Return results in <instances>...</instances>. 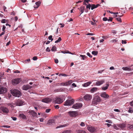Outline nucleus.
Returning <instances> with one entry per match:
<instances>
[{"label":"nucleus","instance_id":"2","mask_svg":"<svg viewBox=\"0 0 133 133\" xmlns=\"http://www.w3.org/2000/svg\"><path fill=\"white\" fill-rule=\"evenodd\" d=\"M101 99L100 97L98 96H95L92 99V105H95L100 102Z\"/></svg>","mask_w":133,"mask_h":133},{"label":"nucleus","instance_id":"7","mask_svg":"<svg viewBox=\"0 0 133 133\" xmlns=\"http://www.w3.org/2000/svg\"><path fill=\"white\" fill-rule=\"evenodd\" d=\"M82 106V104L81 103H77L73 105L72 106V108L77 109L79 108Z\"/></svg>","mask_w":133,"mask_h":133},{"label":"nucleus","instance_id":"56","mask_svg":"<svg viewBox=\"0 0 133 133\" xmlns=\"http://www.w3.org/2000/svg\"><path fill=\"white\" fill-rule=\"evenodd\" d=\"M6 21V20L5 19H3L1 21V22L2 23H5V21Z\"/></svg>","mask_w":133,"mask_h":133},{"label":"nucleus","instance_id":"43","mask_svg":"<svg viewBox=\"0 0 133 133\" xmlns=\"http://www.w3.org/2000/svg\"><path fill=\"white\" fill-rule=\"evenodd\" d=\"M5 29H6L5 26L4 25H3V28H2V30L3 32H5Z\"/></svg>","mask_w":133,"mask_h":133},{"label":"nucleus","instance_id":"26","mask_svg":"<svg viewBox=\"0 0 133 133\" xmlns=\"http://www.w3.org/2000/svg\"><path fill=\"white\" fill-rule=\"evenodd\" d=\"M122 69L124 70L131 71L132 70L130 68L128 67H123L122 68Z\"/></svg>","mask_w":133,"mask_h":133},{"label":"nucleus","instance_id":"50","mask_svg":"<svg viewBox=\"0 0 133 133\" xmlns=\"http://www.w3.org/2000/svg\"><path fill=\"white\" fill-rule=\"evenodd\" d=\"M117 41V40L115 39H113L111 41V42H116Z\"/></svg>","mask_w":133,"mask_h":133},{"label":"nucleus","instance_id":"23","mask_svg":"<svg viewBox=\"0 0 133 133\" xmlns=\"http://www.w3.org/2000/svg\"><path fill=\"white\" fill-rule=\"evenodd\" d=\"M91 83V82H88L84 83L82 85L84 87H87Z\"/></svg>","mask_w":133,"mask_h":133},{"label":"nucleus","instance_id":"62","mask_svg":"<svg viewBox=\"0 0 133 133\" xmlns=\"http://www.w3.org/2000/svg\"><path fill=\"white\" fill-rule=\"evenodd\" d=\"M90 22L91 24L92 25H95L96 24V23H94L92 21H90Z\"/></svg>","mask_w":133,"mask_h":133},{"label":"nucleus","instance_id":"37","mask_svg":"<svg viewBox=\"0 0 133 133\" xmlns=\"http://www.w3.org/2000/svg\"><path fill=\"white\" fill-rule=\"evenodd\" d=\"M80 56L82 57V58L83 60H84L85 58H86L87 57L85 55H80Z\"/></svg>","mask_w":133,"mask_h":133},{"label":"nucleus","instance_id":"58","mask_svg":"<svg viewBox=\"0 0 133 133\" xmlns=\"http://www.w3.org/2000/svg\"><path fill=\"white\" fill-rule=\"evenodd\" d=\"M11 118L14 121H16L17 119V118L16 117H12Z\"/></svg>","mask_w":133,"mask_h":133},{"label":"nucleus","instance_id":"41","mask_svg":"<svg viewBox=\"0 0 133 133\" xmlns=\"http://www.w3.org/2000/svg\"><path fill=\"white\" fill-rule=\"evenodd\" d=\"M116 19L119 22L121 23L122 22V20L120 17L117 18Z\"/></svg>","mask_w":133,"mask_h":133},{"label":"nucleus","instance_id":"29","mask_svg":"<svg viewBox=\"0 0 133 133\" xmlns=\"http://www.w3.org/2000/svg\"><path fill=\"white\" fill-rule=\"evenodd\" d=\"M77 133H85V131L82 130H78L77 131Z\"/></svg>","mask_w":133,"mask_h":133},{"label":"nucleus","instance_id":"1","mask_svg":"<svg viewBox=\"0 0 133 133\" xmlns=\"http://www.w3.org/2000/svg\"><path fill=\"white\" fill-rule=\"evenodd\" d=\"M11 93L13 96L18 97L22 95L21 92L18 90L15 89H12L11 90Z\"/></svg>","mask_w":133,"mask_h":133},{"label":"nucleus","instance_id":"60","mask_svg":"<svg viewBox=\"0 0 133 133\" xmlns=\"http://www.w3.org/2000/svg\"><path fill=\"white\" fill-rule=\"evenodd\" d=\"M122 44H125L127 43V42L126 41L122 40Z\"/></svg>","mask_w":133,"mask_h":133},{"label":"nucleus","instance_id":"4","mask_svg":"<svg viewBox=\"0 0 133 133\" xmlns=\"http://www.w3.org/2000/svg\"><path fill=\"white\" fill-rule=\"evenodd\" d=\"M87 128L88 130L91 133H94L96 132V128L95 127L90 126H88Z\"/></svg>","mask_w":133,"mask_h":133},{"label":"nucleus","instance_id":"52","mask_svg":"<svg viewBox=\"0 0 133 133\" xmlns=\"http://www.w3.org/2000/svg\"><path fill=\"white\" fill-rule=\"evenodd\" d=\"M51 110L50 109H46L45 110V112L47 113L49 112Z\"/></svg>","mask_w":133,"mask_h":133},{"label":"nucleus","instance_id":"9","mask_svg":"<svg viewBox=\"0 0 133 133\" xmlns=\"http://www.w3.org/2000/svg\"><path fill=\"white\" fill-rule=\"evenodd\" d=\"M100 95L101 97L105 99H107L109 97V96L105 92H103L100 93Z\"/></svg>","mask_w":133,"mask_h":133},{"label":"nucleus","instance_id":"55","mask_svg":"<svg viewBox=\"0 0 133 133\" xmlns=\"http://www.w3.org/2000/svg\"><path fill=\"white\" fill-rule=\"evenodd\" d=\"M112 18L111 17L109 18V19H108L107 21L108 22H109V21L111 22L112 21Z\"/></svg>","mask_w":133,"mask_h":133},{"label":"nucleus","instance_id":"33","mask_svg":"<svg viewBox=\"0 0 133 133\" xmlns=\"http://www.w3.org/2000/svg\"><path fill=\"white\" fill-rule=\"evenodd\" d=\"M119 127L122 129H123L125 127V126L124 124H121L119 125Z\"/></svg>","mask_w":133,"mask_h":133},{"label":"nucleus","instance_id":"57","mask_svg":"<svg viewBox=\"0 0 133 133\" xmlns=\"http://www.w3.org/2000/svg\"><path fill=\"white\" fill-rule=\"evenodd\" d=\"M3 8L4 11L7 12V10H6V8L5 6H4L3 7Z\"/></svg>","mask_w":133,"mask_h":133},{"label":"nucleus","instance_id":"19","mask_svg":"<svg viewBox=\"0 0 133 133\" xmlns=\"http://www.w3.org/2000/svg\"><path fill=\"white\" fill-rule=\"evenodd\" d=\"M29 113L31 115H32L33 117L36 116L37 115V114L33 110L29 111Z\"/></svg>","mask_w":133,"mask_h":133},{"label":"nucleus","instance_id":"53","mask_svg":"<svg viewBox=\"0 0 133 133\" xmlns=\"http://www.w3.org/2000/svg\"><path fill=\"white\" fill-rule=\"evenodd\" d=\"M103 20L104 21H106L108 20V18L106 17H104L103 18Z\"/></svg>","mask_w":133,"mask_h":133},{"label":"nucleus","instance_id":"15","mask_svg":"<svg viewBox=\"0 0 133 133\" xmlns=\"http://www.w3.org/2000/svg\"><path fill=\"white\" fill-rule=\"evenodd\" d=\"M105 82L104 79H102L100 81H97L96 82V85L97 86H100L103 84Z\"/></svg>","mask_w":133,"mask_h":133},{"label":"nucleus","instance_id":"28","mask_svg":"<svg viewBox=\"0 0 133 133\" xmlns=\"http://www.w3.org/2000/svg\"><path fill=\"white\" fill-rule=\"evenodd\" d=\"M72 83V80H70L68 82H66V86H68L70 85Z\"/></svg>","mask_w":133,"mask_h":133},{"label":"nucleus","instance_id":"24","mask_svg":"<svg viewBox=\"0 0 133 133\" xmlns=\"http://www.w3.org/2000/svg\"><path fill=\"white\" fill-rule=\"evenodd\" d=\"M98 88L96 87H93L90 89V91L91 93H94L97 90Z\"/></svg>","mask_w":133,"mask_h":133},{"label":"nucleus","instance_id":"18","mask_svg":"<svg viewBox=\"0 0 133 133\" xmlns=\"http://www.w3.org/2000/svg\"><path fill=\"white\" fill-rule=\"evenodd\" d=\"M109 86L108 84L106 83L104 86H103L101 87V89L102 90L104 91L108 89V87Z\"/></svg>","mask_w":133,"mask_h":133},{"label":"nucleus","instance_id":"42","mask_svg":"<svg viewBox=\"0 0 133 133\" xmlns=\"http://www.w3.org/2000/svg\"><path fill=\"white\" fill-rule=\"evenodd\" d=\"M52 35L48 37V39L49 40H51V41H52L53 40V39L52 38Z\"/></svg>","mask_w":133,"mask_h":133},{"label":"nucleus","instance_id":"6","mask_svg":"<svg viewBox=\"0 0 133 133\" xmlns=\"http://www.w3.org/2000/svg\"><path fill=\"white\" fill-rule=\"evenodd\" d=\"M84 99L87 101H89L91 100L92 98V96L90 94H86L83 97Z\"/></svg>","mask_w":133,"mask_h":133},{"label":"nucleus","instance_id":"10","mask_svg":"<svg viewBox=\"0 0 133 133\" xmlns=\"http://www.w3.org/2000/svg\"><path fill=\"white\" fill-rule=\"evenodd\" d=\"M54 100L55 103L57 104H60L63 102L62 99L58 97L55 98Z\"/></svg>","mask_w":133,"mask_h":133},{"label":"nucleus","instance_id":"30","mask_svg":"<svg viewBox=\"0 0 133 133\" xmlns=\"http://www.w3.org/2000/svg\"><path fill=\"white\" fill-rule=\"evenodd\" d=\"M71 131L70 130H66L63 132L61 133H71Z\"/></svg>","mask_w":133,"mask_h":133},{"label":"nucleus","instance_id":"51","mask_svg":"<svg viewBox=\"0 0 133 133\" xmlns=\"http://www.w3.org/2000/svg\"><path fill=\"white\" fill-rule=\"evenodd\" d=\"M114 111L116 112H121L120 110H119L118 109H114Z\"/></svg>","mask_w":133,"mask_h":133},{"label":"nucleus","instance_id":"5","mask_svg":"<svg viewBox=\"0 0 133 133\" xmlns=\"http://www.w3.org/2000/svg\"><path fill=\"white\" fill-rule=\"evenodd\" d=\"M15 104L17 106H21L24 104V102L19 99L16 100L15 102Z\"/></svg>","mask_w":133,"mask_h":133},{"label":"nucleus","instance_id":"39","mask_svg":"<svg viewBox=\"0 0 133 133\" xmlns=\"http://www.w3.org/2000/svg\"><path fill=\"white\" fill-rule=\"evenodd\" d=\"M91 5L90 4H88L87 5L86 8L87 9H90L91 8Z\"/></svg>","mask_w":133,"mask_h":133},{"label":"nucleus","instance_id":"21","mask_svg":"<svg viewBox=\"0 0 133 133\" xmlns=\"http://www.w3.org/2000/svg\"><path fill=\"white\" fill-rule=\"evenodd\" d=\"M41 3V2L40 1L36 2L35 4L36 5L34 6V8H37L39 6Z\"/></svg>","mask_w":133,"mask_h":133},{"label":"nucleus","instance_id":"3","mask_svg":"<svg viewBox=\"0 0 133 133\" xmlns=\"http://www.w3.org/2000/svg\"><path fill=\"white\" fill-rule=\"evenodd\" d=\"M74 101L75 100L73 99H68L65 102L64 105L65 106L71 105L74 103Z\"/></svg>","mask_w":133,"mask_h":133},{"label":"nucleus","instance_id":"59","mask_svg":"<svg viewBox=\"0 0 133 133\" xmlns=\"http://www.w3.org/2000/svg\"><path fill=\"white\" fill-rule=\"evenodd\" d=\"M55 62L56 63H58V60L57 59H55Z\"/></svg>","mask_w":133,"mask_h":133},{"label":"nucleus","instance_id":"14","mask_svg":"<svg viewBox=\"0 0 133 133\" xmlns=\"http://www.w3.org/2000/svg\"><path fill=\"white\" fill-rule=\"evenodd\" d=\"M52 99L49 98H45L42 99V102L46 103H49L51 102Z\"/></svg>","mask_w":133,"mask_h":133},{"label":"nucleus","instance_id":"54","mask_svg":"<svg viewBox=\"0 0 133 133\" xmlns=\"http://www.w3.org/2000/svg\"><path fill=\"white\" fill-rule=\"evenodd\" d=\"M37 58L36 56H34L33 57V59L34 61L36 60L37 59Z\"/></svg>","mask_w":133,"mask_h":133},{"label":"nucleus","instance_id":"12","mask_svg":"<svg viewBox=\"0 0 133 133\" xmlns=\"http://www.w3.org/2000/svg\"><path fill=\"white\" fill-rule=\"evenodd\" d=\"M1 109L2 111L4 114H7L9 112V110L8 109L5 107H1Z\"/></svg>","mask_w":133,"mask_h":133},{"label":"nucleus","instance_id":"8","mask_svg":"<svg viewBox=\"0 0 133 133\" xmlns=\"http://www.w3.org/2000/svg\"><path fill=\"white\" fill-rule=\"evenodd\" d=\"M21 81L20 78H17L12 79V83L13 85H15L18 84Z\"/></svg>","mask_w":133,"mask_h":133},{"label":"nucleus","instance_id":"13","mask_svg":"<svg viewBox=\"0 0 133 133\" xmlns=\"http://www.w3.org/2000/svg\"><path fill=\"white\" fill-rule=\"evenodd\" d=\"M69 113L71 117H75L78 115L77 112L76 111H71L69 112Z\"/></svg>","mask_w":133,"mask_h":133},{"label":"nucleus","instance_id":"49","mask_svg":"<svg viewBox=\"0 0 133 133\" xmlns=\"http://www.w3.org/2000/svg\"><path fill=\"white\" fill-rule=\"evenodd\" d=\"M71 85L72 86L71 87H76V85L75 83H72Z\"/></svg>","mask_w":133,"mask_h":133},{"label":"nucleus","instance_id":"40","mask_svg":"<svg viewBox=\"0 0 133 133\" xmlns=\"http://www.w3.org/2000/svg\"><path fill=\"white\" fill-rule=\"evenodd\" d=\"M80 125L82 127H84L85 126L84 123L83 122H81L80 124Z\"/></svg>","mask_w":133,"mask_h":133},{"label":"nucleus","instance_id":"64","mask_svg":"<svg viewBox=\"0 0 133 133\" xmlns=\"http://www.w3.org/2000/svg\"><path fill=\"white\" fill-rule=\"evenodd\" d=\"M130 104L131 106L133 107V100L130 102Z\"/></svg>","mask_w":133,"mask_h":133},{"label":"nucleus","instance_id":"46","mask_svg":"<svg viewBox=\"0 0 133 133\" xmlns=\"http://www.w3.org/2000/svg\"><path fill=\"white\" fill-rule=\"evenodd\" d=\"M66 82L62 83H61L60 85L61 86H66Z\"/></svg>","mask_w":133,"mask_h":133},{"label":"nucleus","instance_id":"22","mask_svg":"<svg viewBox=\"0 0 133 133\" xmlns=\"http://www.w3.org/2000/svg\"><path fill=\"white\" fill-rule=\"evenodd\" d=\"M100 5L99 4H97L95 5V4H92L91 5V9L92 10H93L94 9L98 7Z\"/></svg>","mask_w":133,"mask_h":133},{"label":"nucleus","instance_id":"44","mask_svg":"<svg viewBox=\"0 0 133 133\" xmlns=\"http://www.w3.org/2000/svg\"><path fill=\"white\" fill-rule=\"evenodd\" d=\"M61 52L63 54H66V53H69V54H71V53L69 51H67V52L66 51H62Z\"/></svg>","mask_w":133,"mask_h":133},{"label":"nucleus","instance_id":"45","mask_svg":"<svg viewBox=\"0 0 133 133\" xmlns=\"http://www.w3.org/2000/svg\"><path fill=\"white\" fill-rule=\"evenodd\" d=\"M87 55L91 58L92 57V56L90 54L89 52H88L87 53Z\"/></svg>","mask_w":133,"mask_h":133},{"label":"nucleus","instance_id":"27","mask_svg":"<svg viewBox=\"0 0 133 133\" xmlns=\"http://www.w3.org/2000/svg\"><path fill=\"white\" fill-rule=\"evenodd\" d=\"M19 116L23 119H25L26 118V116L23 114H20Z\"/></svg>","mask_w":133,"mask_h":133},{"label":"nucleus","instance_id":"11","mask_svg":"<svg viewBox=\"0 0 133 133\" xmlns=\"http://www.w3.org/2000/svg\"><path fill=\"white\" fill-rule=\"evenodd\" d=\"M7 91V89L5 88L0 86V94L5 93Z\"/></svg>","mask_w":133,"mask_h":133},{"label":"nucleus","instance_id":"35","mask_svg":"<svg viewBox=\"0 0 133 133\" xmlns=\"http://www.w3.org/2000/svg\"><path fill=\"white\" fill-rule=\"evenodd\" d=\"M63 76L66 77L69 76V75H67L64 74H59V76Z\"/></svg>","mask_w":133,"mask_h":133},{"label":"nucleus","instance_id":"63","mask_svg":"<svg viewBox=\"0 0 133 133\" xmlns=\"http://www.w3.org/2000/svg\"><path fill=\"white\" fill-rule=\"evenodd\" d=\"M46 51H47L49 52L50 51V49L48 47L47 48H46Z\"/></svg>","mask_w":133,"mask_h":133},{"label":"nucleus","instance_id":"25","mask_svg":"<svg viewBox=\"0 0 133 133\" xmlns=\"http://www.w3.org/2000/svg\"><path fill=\"white\" fill-rule=\"evenodd\" d=\"M68 124H65L63 125H61L58 126L56 127V129H58L61 127H65L67 126L68 125Z\"/></svg>","mask_w":133,"mask_h":133},{"label":"nucleus","instance_id":"32","mask_svg":"<svg viewBox=\"0 0 133 133\" xmlns=\"http://www.w3.org/2000/svg\"><path fill=\"white\" fill-rule=\"evenodd\" d=\"M98 52L95 51H93L92 52V55L95 56L96 55L98 54Z\"/></svg>","mask_w":133,"mask_h":133},{"label":"nucleus","instance_id":"38","mask_svg":"<svg viewBox=\"0 0 133 133\" xmlns=\"http://www.w3.org/2000/svg\"><path fill=\"white\" fill-rule=\"evenodd\" d=\"M128 112L129 113H132L133 112V110L132 108H130L128 110Z\"/></svg>","mask_w":133,"mask_h":133},{"label":"nucleus","instance_id":"61","mask_svg":"<svg viewBox=\"0 0 133 133\" xmlns=\"http://www.w3.org/2000/svg\"><path fill=\"white\" fill-rule=\"evenodd\" d=\"M20 72V71L18 70H16L14 71V72L15 73H19Z\"/></svg>","mask_w":133,"mask_h":133},{"label":"nucleus","instance_id":"47","mask_svg":"<svg viewBox=\"0 0 133 133\" xmlns=\"http://www.w3.org/2000/svg\"><path fill=\"white\" fill-rule=\"evenodd\" d=\"M2 127H5L7 128H10V126H9L8 125H3L2 126Z\"/></svg>","mask_w":133,"mask_h":133},{"label":"nucleus","instance_id":"17","mask_svg":"<svg viewBox=\"0 0 133 133\" xmlns=\"http://www.w3.org/2000/svg\"><path fill=\"white\" fill-rule=\"evenodd\" d=\"M85 8V7L83 6H82L80 7L79 8H78V9L80 11V12H81V13L79 15V16H80L83 13L84 10Z\"/></svg>","mask_w":133,"mask_h":133},{"label":"nucleus","instance_id":"20","mask_svg":"<svg viewBox=\"0 0 133 133\" xmlns=\"http://www.w3.org/2000/svg\"><path fill=\"white\" fill-rule=\"evenodd\" d=\"M55 123V121L54 119H50L48 121V123L49 124L54 125Z\"/></svg>","mask_w":133,"mask_h":133},{"label":"nucleus","instance_id":"16","mask_svg":"<svg viewBox=\"0 0 133 133\" xmlns=\"http://www.w3.org/2000/svg\"><path fill=\"white\" fill-rule=\"evenodd\" d=\"M32 87L28 84L24 85L22 87V89L24 90H27L30 89Z\"/></svg>","mask_w":133,"mask_h":133},{"label":"nucleus","instance_id":"48","mask_svg":"<svg viewBox=\"0 0 133 133\" xmlns=\"http://www.w3.org/2000/svg\"><path fill=\"white\" fill-rule=\"evenodd\" d=\"M106 122L110 123H112V121L110 120H107L105 121Z\"/></svg>","mask_w":133,"mask_h":133},{"label":"nucleus","instance_id":"36","mask_svg":"<svg viewBox=\"0 0 133 133\" xmlns=\"http://www.w3.org/2000/svg\"><path fill=\"white\" fill-rule=\"evenodd\" d=\"M63 89L62 88L56 90H55V91L56 92H58L62 91H63Z\"/></svg>","mask_w":133,"mask_h":133},{"label":"nucleus","instance_id":"31","mask_svg":"<svg viewBox=\"0 0 133 133\" xmlns=\"http://www.w3.org/2000/svg\"><path fill=\"white\" fill-rule=\"evenodd\" d=\"M61 40H62L61 38V37H59L58 38V39L55 41V43H58L60 42V41H61Z\"/></svg>","mask_w":133,"mask_h":133},{"label":"nucleus","instance_id":"34","mask_svg":"<svg viewBox=\"0 0 133 133\" xmlns=\"http://www.w3.org/2000/svg\"><path fill=\"white\" fill-rule=\"evenodd\" d=\"M56 50V47L55 46H53L51 49L52 51H55Z\"/></svg>","mask_w":133,"mask_h":133}]
</instances>
